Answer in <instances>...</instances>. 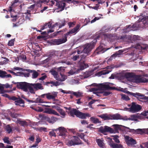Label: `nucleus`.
<instances>
[{"mask_svg":"<svg viewBox=\"0 0 148 148\" xmlns=\"http://www.w3.org/2000/svg\"><path fill=\"white\" fill-rule=\"evenodd\" d=\"M6 88H12V85H10L8 83H6L5 84H3V85Z\"/></svg>","mask_w":148,"mask_h":148,"instance_id":"6e6d98bb","label":"nucleus"},{"mask_svg":"<svg viewBox=\"0 0 148 148\" xmlns=\"http://www.w3.org/2000/svg\"><path fill=\"white\" fill-rule=\"evenodd\" d=\"M112 71V69L110 68L109 66H108L107 67V69L98 72L97 73V75L99 76H100L102 75H104L108 74L111 72Z\"/></svg>","mask_w":148,"mask_h":148,"instance_id":"ddd939ff","label":"nucleus"},{"mask_svg":"<svg viewBox=\"0 0 148 148\" xmlns=\"http://www.w3.org/2000/svg\"><path fill=\"white\" fill-rule=\"evenodd\" d=\"M17 123L22 126H25L27 125V122L25 121H21L20 120H18Z\"/></svg>","mask_w":148,"mask_h":148,"instance_id":"c9c22d12","label":"nucleus"},{"mask_svg":"<svg viewBox=\"0 0 148 148\" xmlns=\"http://www.w3.org/2000/svg\"><path fill=\"white\" fill-rule=\"evenodd\" d=\"M91 116L88 113H83L79 111L77 117L82 119H86L87 117H90Z\"/></svg>","mask_w":148,"mask_h":148,"instance_id":"a211bd4d","label":"nucleus"},{"mask_svg":"<svg viewBox=\"0 0 148 148\" xmlns=\"http://www.w3.org/2000/svg\"><path fill=\"white\" fill-rule=\"evenodd\" d=\"M112 126L114 127L115 130H118L121 129L120 126L121 125L117 124H114Z\"/></svg>","mask_w":148,"mask_h":148,"instance_id":"5fc2aeb1","label":"nucleus"},{"mask_svg":"<svg viewBox=\"0 0 148 148\" xmlns=\"http://www.w3.org/2000/svg\"><path fill=\"white\" fill-rule=\"evenodd\" d=\"M91 72L88 71L85 72L84 74V78H87L91 75Z\"/></svg>","mask_w":148,"mask_h":148,"instance_id":"ea45409f","label":"nucleus"},{"mask_svg":"<svg viewBox=\"0 0 148 148\" xmlns=\"http://www.w3.org/2000/svg\"><path fill=\"white\" fill-rule=\"evenodd\" d=\"M96 142L99 147L102 148L105 147V145L104 143H103V141L100 139H96Z\"/></svg>","mask_w":148,"mask_h":148,"instance_id":"c85d7f7f","label":"nucleus"},{"mask_svg":"<svg viewBox=\"0 0 148 148\" xmlns=\"http://www.w3.org/2000/svg\"><path fill=\"white\" fill-rule=\"evenodd\" d=\"M122 99L125 101H128L130 99L128 96L123 94L122 95Z\"/></svg>","mask_w":148,"mask_h":148,"instance_id":"8fccbe9b","label":"nucleus"},{"mask_svg":"<svg viewBox=\"0 0 148 148\" xmlns=\"http://www.w3.org/2000/svg\"><path fill=\"white\" fill-rule=\"evenodd\" d=\"M58 92H53L52 93H47V98L49 100L52 99L53 101L56 100V98L57 97Z\"/></svg>","mask_w":148,"mask_h":148,"instance_id":"f8f14e48","label":"nucleus"},{"mask_svg":"<svg viewBox=\"0 0 148 148\" xmlns=\"http://www.w3.org/2000/svg\"><path fill=\"white\" fill-rule=\"evenodd\" d=\"M54 83L55 82L53 81H50V82H45V83H44V85H47L49 84H53V86L54 85Z\"/></svg>","mask_w":148,"mask_h":148,"instance_id":"69168bd1","label":"nucleus"},{"mask_svg":"<svg viewBox=\"0 0 148 148\" xmlns=\"http://www.w3.org/2000/svg\"><path fill=\"white\" fill-rule=\"evenodd\" d=\"M100 37L99 35L95 37V39L94 40V42H92L89 44L87 43L85 44L84 47V49L83 50V52L87 54L89 53L95 47L97 42V39H98Z\"/></svg>","mask_w":148,"mask_h":148,"instance_id":"f03ea898","label":"nucleus"},{"mask_svg":"<svg viewBox=\"0 0 148 148\" xmlns=\"http://www.w3.org/2000/svg\"><path fill=\"white\" fill-rule=\"evenodd\" d=\"M58 130V129H53L52 130V131L49 132V135L51 136H56V134L54 132V131H57Z\"/></svg>","mask_w":148,"mask_h":148,"instance_id":"c03bdc74","label":"nucleus"},{"mask_svg":"<svg viewBox=\"0 0 148 148\" xmlns=\"http://www.w3.org/2000/svg\"><path fill=\"white\" fill-rule=\"evenodd\" d=\"M60 114L62 115L61 117L62 118H64L66 116V113L62 109L60 108L58 111Z\"/></svg>","mask_w":148,"mask_h":148,"instance_id":"e433bc0d","label":"nucleus"},{"mask_svg":"<svg viewBox=\"0 0 148 148\" xmlns=\"http://www.w3.org/2000/svg\"><path fill=\"white\" fill-rule=\"evenodd\" d=\"M70 93L73 94L74 96H75L77 97H80L82 95L81 93L79 92H72V93Z\"/></svg>","mask_w":148,"mask_h":148,"instance_id":"49530a36","label":"nucleus"},{"mask_svg":"<svg viewBox=\"0 0 148 148\" xmlns=\"http://www.w3.org/2000/svg\"><path fill=\"white\" fill-rule=\"evenodd\" d=\"M35 130H36L40 132H42V131H43L45 132H47V128L44 127H41L38 128H36L34 127H32Z\"/></svg>","mask_w":148,"mask_h":148,"instance_id":"72a5a7b5","label":"nucleus"},{"mask_svg":"<svg viewBox=\"0 0 148 148\" xmlns=\"http://www.w3.org/2000/svg\"><path fill=\"white\" fill-rule=\"evenodd\" d=\"M98 116L104 120H111L110 115H108L107 114H103Z\"/></svg>","mask_w":148,"mask_h":148,"instance_id":"a878e982","label":"nucleus"},{"mask_svg":"<svg viewBox=\"0 0 148 148\" xmlns=\"http://www.w3.org/2000/svg\"><path fill=\"white\" fill-rule=\"evenodd\" d=\"M6 130L8 133L9 134L11 132H12V129L11 127L10 126V125H7L6 126Z\"/></svg>","mask_w":148,"mask_h":148,"instance_id":"de8ad7c7","label":"nucleus"},{"mask_svg":"<svg viewBox=\"0 0 148 148\" xmlns=\"http://www.w3.org/2000/svg\"><path fill=\"white\" fill-rule=\"evenodd\" d=\"M71 1V0H62V1H58V0L56 1V5L58 7V9L60 11H62L64 9L65 6V3L63 1L69 2Z\"/></svg>","mask_w":148,"mask_h":148,"instance_id":"39448f33","label":"nucleus"},{"mask_svg":"<svg viewBox=\"0 0 148 148\" xmlns=\"http://www.w3.org/2000/svg\"><path fill=\"white\" fill-rule=\"evenodd\" d=\"M33 86V88L36 90H42L44 89L42 84L39 83H31L30 84Z\"/></svg>","mask_w":148,"mask_h":148,"instance_id":"4468645a","label":"nucleus"},{"mask_svg":"<svg viewBox=\"0 0 148 148\" xmlns=\"http://www.w3.org/2000/svg\"><path fill=\"white\" fill-rule=\"evenodd\" d=\"M114 137L113 139L114 140L115 142L117 143H119L120 141L118 139L119 136L118 135H114L113 136Z\"/></svg>","mask_w":148,"mask_h":148,"instance_id":"09e8293b","label":"nucleus"},{"mask_svg":"<svg viewBox=\"0 0 148 148\" xmlns=\"http://www.w3.org/2000/svg\"><path fill=\"white\" fill-rule=\"evenodd\" d=\"M108 39L110 42H113L115 40H118V36L116 34H110L108 37Z\"/></svg>","mask_w":148,"mask_h":148,"instance_id":"b1692460","label":"nucleus"},{"mask_svg":"<svg viewBox=\"0 0 148 148\" xmlns=\"http://www.w3.org/2000/svg\"><path fill=\"white\" fill-rule=\"evenodd\" d=\"M90 119L95 123H100L101 122L99 121V119L97 118L91 117L90 118Z\"/></svg>","mask_w":148,"mask_h":148,"instance_id":"a19ab883","label":"nucleus"},{"mask_svg":"<svg viewBox=\"0 0 148 148\" xmlns=\"http://www.w3.org/2000/svg\"><path fill=\"white\" fill-rule=\"evenodd\" d=\"M126 27L124 29L126 30V32H128L129 31L132 30V27L131 25H128L127 26H126Z\"/></svg>","mask_w":148,"mask_h":148,"instance_id":"603ef678","label":"nucleus"},{"mask_svg":"<svg viewBox=\"0 0 148 148\" xmlns=\"http://www.w3.org/2000/svg\"><path fill=\"white\" fill-rule=\"evenodd\" d=\"M147 79L141 77L139 75H135L132 82L136 83H145L147 82Z\"/></svg>","mask_w":148,"mask_h":148,"instance_id":"6e6552de","label":"nucleus"},{"mask_svg":"<svg viewBox=\"0 0 148 148\" xmlns=\"http://www.w3.org/2000/svg\"><path fill=\"white\" fill-rule=\"evenodd\" d=\"M14 39H13L11 40L8 42V45L9 46H12L14 45Z\"/></svg>","mask_w":148,"mask_h":148,"instance_id":"864d4df0","label":"nucleus"},{"mask_svg":"<svg viewBox=\"0 0 148 148\" xmlns=\"http://www.w3.org/2000/svg\"><path fill=\"white\" fill-rule=\"evenodd\" d=\"M142 109L141 106L134 102L131 103V105L129 108L131 112L134 113L139 111Z\"/></svg>","mask_w":148,"mask_h":148,"instance_id":"20e7f679","label":"nucleus"},{"mask_svg":"<svg viewBox=\"0 0 148 148\" xmlns=\"http://www.w3.org/2000/svg\"><path fill=\"white\" fill-rule=\"evenodd\" d=\"M139 36H138L134 35L133 36L130 37V39L131 42L132 41H135L139 40Z\"/></svg>","mask_w":148,"mask_h":148,"instance_id":"4c0bfd02","label":"nucleus"},{"mask_svg":"<svg viewBox=\"0 0 148 148\" xmlns=\"http://www.w3.org/2000/svg\"><path fill=\"white\" fill-rule=\"evenodd\" d=\"M123 52V51L122 50H120L116 52L115 53L112 55L110 58V59H112L113 58H115L117 56L121 55Z\"/></svg>","mask_w":148,"mask_h":148,"instance_id":"bb28decb","label":"nucleus"},{"mask_svg":"<svg viewBox=\"0 0 148 148\" xmlns=\"http://www.w3.org/2000/svg\"><path fill=\"white\" fill-rule=\"evenodd\" d=\"M116 77V75L114 74H112L110 77H109V79H114Z\"/></svg>","mask_w":148,"mask_h":148,"instance_id":"338daca9","label":"nucleus"},{"mask_svg":"<svg viewBox=\"0 0 148 148\" xmlns=\"http://www.w3.org/2000/svg\"><path fill=\"white\" fill-rule=\"evenodd\" d=\"M71 140L69 141L67 143V145L69 146H72L76 145H79L83 144L79 138L76 136H73Z\"/></svg>","mask_w":148,"mask_h":148,"instance_id":"7ed1b4c3","label":"nucleus"},{"mask_svg":"<svg viewBox=\"0 0 148 148\" xmlns=\"http://www.w3.org/2000/svg\"><path fill=\"white\" fill-rule=\"evenodd\" d=\"M127 93L136 97H140V99L148 100V97L145 96L143 95H142L141 94L139 93H133L132 92L127 91Z\"/></svg>","mask_w":148,"mask_h":148,"instance_id":"9b49d317","label":"nucleus"},{"mask_svg":"<svg viewBox=\"0 0 148 148\" xmlns=\"http://www.w3.org/2000/svg\"><path fill=\"white\" fill-rule=\"evenodd\" d=\"M51 73L54 76V77L56 79V80L60 82H63L65 80L66 78L65 76L63 75L61 73L60 74L61 76V78H60L58 75V73L55 70H52L51 71Z\"/></svg>","mask_w":148,"mask_h":148,"instance_id":"0eeeda50","label":"nucleus"},{"mask_svg":"<svg viewBox=\"0 0 148 148\" xmlns=\"http://www.w3.org/2000/svg\"><path fill=\"white\" fill-rule=\"evenodd\" d=\"M31 84H30L29 85L28 87V89L29 90V92L32 94H35V92L33 89V87H32L33 86L31 85Z\"/></svg>","mask_w":148,"mask_h":148,"instance_id":"37998d69","label":"nucleus"},{"mask_svg":"<svg viewBox=\"0 0 148 148\" xmlns=\"http://www.w3.org/2000/svg\"><path fill=\"white\" fill-rule=\"evenodd\" d=\"M47 112L49 114H52L56 115L59 116V114L56 111L52 109H49Z\"/></svg>","mask_w":148,"mask_h":148,"instance_id":"473e14b6","label":"nucleus"},{"mask_svg":"<svg viewBox=\"0 0 148 148\" xmlns=\"http://www.w3.org/2000/svg\"><path fill=\"white\" fill-rule=\"evenodd\" d=\"M79 64L81 69L83 70L88 66V65L84 63V61H79Z\"/></svg>","mask_w":148,"mask_h":148,"instance_id":"cd10ccee","label":"nucleus"},{"mask_svg":"<svg viewBox=\"0 0 148 148\" xmlns=\"http://www.w3.org/2000/svg\"><path fill=\"white\" fill-rule=\"evenodd\" d=\"M75 22H70L68 23V24L69 28L73 27L75 24Z\"/></svg>","mask_w":148,"mask_h":148,"instance_id":"13d9d810","label":"nucleus"},{"mask_svg":"<svg viewBox=\"0 0 148 148\" xmlns=\"http://www.w3.org/2000/svg\"><path fill=\"white\" fill-rule=\"evenodd\" d=\"M8 99L10 100L15 101L16 100L18 99V98H17L14 96H12V97H10L9 96V97Z\"/></svg>","mask_w":148,"mask_h":148,"instance_id":"052dcab7","label":"nucleus"},{"mask_svg":"<svg viewBox=\"0 0 148 148\" xmlns=\"http://www.w3.org/2000/svg\"><path fill=\"white\" fill-rule=\"evenodd\" d=\"M0 93L3 94L5 92V90H4V87L2 86H0Z\"/></svg>","mask_w":148,"mask_h":148,"instance_id":"680f3d73","label":"nucleus"},{"mask_svg":"<svg viewBox=\"0 0 148 148\" xmlns=\"http://www.w3.org/2000/svg\"><path fill=\"white\" fill-rule=\"evenodd\" d=\"M148 130L146 129H138L135 130V134H147Z\"/></svg>","mask_w":148,"mask_h":148,"instance_id":"dca6fc26","label":"nucleus"},{"mask_svg":"<svg viewBox=\"0 0 148 148\" xmlns=\"http://www.w3.org/2000/svg\"><path fill=\"white\" fill-rule=\"evenodd\" d=\"M110 117L111 120H124L123 117L119 114H114L110 115Z\"/></svg>","mask_w":148,"mask_h":148,"instance_id":"4be33fe9","label":"nucleus"},{"mask_svg":"<svg viewBox=\"0 0 148 148\" xmlns=\"http://www.w3.org/2000/svg\"><path fill=\"white\" fill-rule=\"evenodd\" d=\"M111 92L108 91H102V95L103 96H107L109 95Z\"/></svg>","mask_w":148,"mask_h":148,"instance_id":"4d7b16f0","label":"nucleus"},{"mask_svg":"<svg viewBox=\"0 0 148 148\" xmlns=\"http://www.w3.org/2000/svg\"><path fill=\"white\" fill-rule=\"evenodd\" d=\"M53 101H54L53 102V103L56 104L57 105L59 106L60 103H61V102L57 99H56V100Z\"/></svg>","mask_w":148,"mask_h":148,"instance_id":"bf43d9fd","label":"nucleus"},{"mask_svg":"<svg viewBox=\"0 0 148 148\" xmlns=\"http://www.w3.org/2000/svg\"><path fill=\"white\" fill-rule=\"evenodd\" d=\"M106 138V139L108 140V144L111 147V144H113L114 143V142L112 140V139L110 137L107 136Z\"/></svg>","mask_w":148,"mask_h":148,"instance_id":"79ce46f5","label":"nucleus"},{"mask_svg":"<svg viewBox=\"0 0 148 148\" xmlns=\"http://www.w3.org/2000/svg\"><path fill=\"white\" fill-rule=\"evenodd\" d=\"M80 27L79 25H77L75 27L64 34V38L54 40L53 42L56 45H59L66 42L67 40V38L68 36H71L72 34L77 33Z\"/></svg>","mask_w":148,"mask_h":148,"instance_id":"f257e3e1","label":"nucleus"},{"mask_svg":"<svg viewBox=\"0 0 148 148\" xmlns=\"http://www.w3.org/2000/svg\"><path fill=\"white\" fill-rule=\"evenodd\" d=\"M66 24V21L64 20L60 21V23H59V28H60L64 26Z\"/></svg>","mask_w":148,"mask_h":148,"instance_id":"a18cd8bd","label":"nucleus"},{"mask_svg":"<svg viewBox=\"0 0 148 148\" xmlns=\"http://www.w3.org/2000/svg\"><path fill=\"white\" fill-rule=\"evenodd\" d=\"M79 58V55H75L73 56V57L71 58V59L73 61H75L76 60L78 59Z\"/></svg>","mask_w":148,"mask_h":148,"instance_id":"0e129e2a","label":"nucleus"},{"mask_svg":"<svg viewBox=\"0 0 148 148\" xmlns=\"http://www.w3.org/2000/svg\"><path fill=\"white\" fill-rule=\"evenodd\" d=\"M125 141L128 145H134L137 143L136 141L132 137H129L128 136H126L125 137Z\"/></svg>","mask_w":148,"mask_h":148,"instance_id":"9d476101","label":"nucleus"},{"mask_svg":"<svg viewBox=\"0 0 148 148\" xmlns=\"http://www.w3.org/2000/svg\"><path fill=\"white\" fill-rule=\"evenodd\" d=\"M99 130L101 133L104 134H105V133L106 132L110 133H112L114 132V130L112 128L107 126L101 127Z\"/></svg>","mask_w":148,"mask_h":148,"instance_id":"423d86ee","label":"nucleus"},{"mask_svg":"<svg viewBox=\"0 0 148 148\" xmlns=\"http://www.w3.org/2000/svg\"><path fill=\"white\" fill-rule=\"evenodd\" d=\"M111 145V147L112 148H124L123 146L121 144H117L114 143Z\"/></svg>","mask_w":148,"mask_h":148,"instance_id":"7c9ffc66","label":"nucleus"},{"mask_svg":"<svg viewBox=\"0 0 148 148\" xmlns=\"http://www.w3.org/2000/svg\"><path fill=\"white\" fill-rule=\"evenodd\" d=\"M7 72L4 71L0 70V77L2 78H11L12 75L10 74L7 75Z\"/></svg>","mask_w":148,"mask_h":148,"instance_id":"aec40b11","label":"nucleus"},{"mask_svg":"<svg viewBox=\"0 0 148 148\" xmlns=\"http://www.w3.org/2000/svg\"><path fill=\"white\" fill-rule=\"evenodd\" d=\"M99 86L102 89L107 90H114L116 89V88L114 87H111L108 84H100Z\"/></svg>","mask_w":148,"mask_h":148,"instance_id":"f3484780","label":"nucleus"},{"mask_svg":"<svg viewBox=\"0 0 148 148\" xmlns=\"http://www.w3.org/2000/svg\"><path fill=\"white\" fill-rule=\"evenodd\" d=\"M30 83L26 82H21L18 83L17 85V87L18 88L23 89L25 91H27Z\"/></svg>","mask_w":148,"mask_h":148,"instance_id":"1a4fd4ad","label":"nucleus"},{"mask_svg":"<svg viewBox=\"0 0 148 148\" xmlns=\"http://www.w3.org/2000/svg\"><path fill=\"white\" fill-rule=\"evenodd\" d=\"M3 141L5 143H6L8 144H10V141L8 140V138H5L3 139Z\"/></svg>","mask_w":148,"mask_h":148,"instance_id":"774afa93","label":"nucleus"},{"mask_svg":"<svg viewBox=\"0 0 148 148\" xmlns=\"http://www.w3.org/2000/svg\"><path fill=\"white\" fill-rule=\"evenodd\" d=\"M101 18V17H95L94 18L93 20H92L91 21V23H94L95 21H96L97 20Z\"/></svg>","mask_w":148,"mask_h":148,"instance_id":"e2e57ef3","label":"nucleus"},{"mask_svg":"<svg viewBox=\"0 0 148 148\" xmlns=\"http://www.w3.org/2000/svg\"><path fill=\"white\" fill-rule=\"evenodd\" d=\"M26 71L29 73H32V77L33 79L36 78L39 75L38 73L35 70L26 69Z\"/></svg>","mask_w":148,"mask_h":148,"instance_id":"412c9836","label":"nucleus"},{"mask_svg":"<svg viewBox=\"0 0 148 148\" xmlns=\"http://www.w3.org/2000/svg\"><path fill=\"white\" fill-rule=\"evenodd\" d=\"M57 129H58V130L60 132V135L63 136L65 135V132L66 131V130L64 128L62 127H60Z\"/></svg>","mask_w":148,"mask_h":148,"instance_id":"2f4dec72","label":"nucleus"},{"mask_svg":"<svg viewBox=\"0 0 148 148\" xmlns=\"http://www.w3.org/2000/svg\"><path fill=\"white\" fill-rule=\"evenodd\" d=\"M105 50L102 46H99L96 49L94 52L95 55L100 54L104 52Z\"/></svg>","mask_w":148,"mask_h":148,"instance_id":"2eb2a0df","label":"nucleus"},{"mask_svg":"<svg viewBox=\"0 0 148 148\" xmlns=\"http://www.w3.org/2000/svg\"><path fill=\"white\" fill-rule=\"evenodd\" d=\"M17 73L19 74H23L24 75L25 77H29V76L30 74L29 73H23L22 72H17Z\"/></svg>","mask_w":148,"mask_h":148,"instance_id":"3c124183","label":"nucleus"},{"mask_svg":"<svg viewBox=\"0 0 148 148\" xmlns=\"http://www.w3.org/2000/svg\"><path fill=\"white\" fill-rule=\"evenodd\" d=\"M92 91L94 92V93L98 96H101L102 95V91H97L96 88H94L92 89Z\"/></svg>","mask_w":148,"mask_h":148,"instance_id":"c756f323","label":"nucleus"},{"mask_svg":"<svg viewBox=\"0 0 148 148\" xmlns=\"http://www.w3.org/2000/svg\"><path fill=\"white\" fill-rule=\"evenodd\" d=\"M135 75H134L133 73H127L125 74V76L127 78H132L133 79Z\"/></svg>","mask_w":148,"mask_h":148,"instance_id":"58836bf2","label":"nucleus"},{"mask_svg":"<svg viewBox=\"0 0 148 148\" xmlns=\"http://www.w3.org/2000/svg\"><path fill=\"white\" fill-rule=\"evenodd\" d=\"M14 103L17 106H19L23 107L24 106L25 101L20 98H18V99L14 101Z\"/></svg>","mask_w":148,"mask_h":148,"instance_id":"6ab92c4d","label":"nucleus"},{"mask_svg":"<svg viewBox=\"0 0 148 148\" xmlns=\"http://www.w3.org/2000/svg\"><path fill=\"white\" fill-rule=\"evenodd\" d=\"M45 119L49 123L53 124L58 120V119L54 116H52L51 117H47L45 118Z\"/></svg>","mask_w":148,"mask_h":148,"instance_id":"5701e85b","label":"nucleus"},{"mask_svg":"<svg viewBox=\"0 0 148 148\" xmlns=\"http://www.w3.org/2000/svg\"><path fill=\"white\" fill-rule=\"evenodd\" d=\"M79 112V111L77 110L76 109L72 108L69 111V114L71 116L74 117V115H75L77 117Z\"/></svg>","mask_w":148,"mask_h":148,"instance_id":"393cba45","label":"nucleus"},{"mask_svg":"<svg viewBox=\"0 0 148 148\" xmlns=\"http://www.w3.org/2000/svg\"><path fill=\"white\" fill-rule=\"evenodd\" d=\"M42 100L40 98H37L35 101L31 100L29 99L27 100V101L31 103H42Z\"/></svg>","mask_w":148,"mask_h":148,"instance_id":"f704fd0d","label":"nucleus"}]
</instances>
